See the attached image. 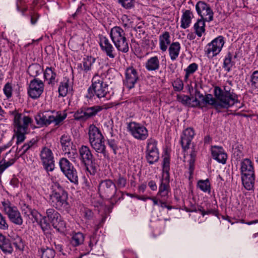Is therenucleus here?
Here are the masks:
<instances>
[{"label": "nucleus", "instance_id": "8fccbe9b", "mask_svg": "<svg viewBox=\"0 0 258 258\" xmlns=\"http://www.w3.org/2000/svg\"><path fill=\"white\" fill-rule=\"evenodd\" d=\"M28 131H25L24 132H19L18 131H15L16 136L17 138L16 144L19 145L22 143L25 140V134L28 133Z\"/></svg>", "mask_w": 258, "mask_h": 258}, {"label": "nucleus", "instance_id": "3c124183", "mask_svg": "<svg viewBox=\"0 0 258 258\" xmlns=\"http://www.w3.org/2000/svg\"><path fill=\"white\" fill-rule=\"evenodd\" d=\"M3 91L5 95L8 98H9L12 96L13 87L11 84L8 83H7L3 89Z\"/></svg>", "mask_w": 258, "mask_h": 258}, {"label": "nucleus", "instance_id": "c85d7f7f", "mask_svg": "<svg viewBox=\"0 0 258 258\" xmlns=\"http://www.w3.org/2000/svg\"><path fill=\"white\" fill-rule=\"evenodd\" d=\"M181 46L178 42H172L169 47L168 51L170 59L174 61L177 59L179 54Z\"/></svg>", "mask_w": 258, "mask_h": 258}, {"label": "nucleus", "instance_id": "4c0bfd02", "mask_svg": "<svg viewBox=\"0 0 258 258\" xmlns=\"http://www.w3.org/2000/svg\"><path fill=\"white\" fill-rule=\"evenodd\" d=\"M84 240V237L82 233L78 232L74 234L71 240L72 244L75 246H78L83 243Z\"/></svg>", "mask_w": 258, "mask_h": 258}, {"label": "nucleus", "instance_id": "72a5a7b5", "mask_svg": "<svg viewBox=\"0 0 258 258\" xmlns=\"http://www.w3.org/2000/svg\"><path fill=\"white\" fill-rule=\"evenodd\" d=\"M27 71L31 76L36 77L41 74L43 71V69L40 64L35 63L30 65Z\"/></svg>", "mask_w": 258, "mask_h": 258}, {"label": "nucleus", "instance_id": "7ed1b4c3", "mask_svg": "<svg viewBox=\"0 0 258 258\" xmlns=\"http://www.w3.org/2000/svg\"><path fill=\"white\" fill-rule=\"evenodd\" d=\"M51 180L52 192L49 196L50 203L57 209L66 207L67 205L68 194L59 184L60 179L55 176H52Z\"/></svg>", "mask_w": 258, "mask_h": 258}, {"label": "nucleus", "instance_id": "680f3d73", "mask_svg": "<svg viewBox=\"0 0 258 258\" xmlns=\"http://www.w3.org/2000/svg\"><path fill=\"white\" fill-rule=\"evenodd\" d=\"M22 1L23 0H18L16 4L17 9L18 11H21L22 12V15H24V13L27 10V8H24L21 9V6L22 5Z\"/></svg>", "mask_w": 258, "mask_h": 258}, {"label": "nucleus", "instance_id": "0eeeda50", "mask_svg": "<svg viewBox=\"0 0 258 258\" xmlns=\"http://www.w3.org/2000/svg\"><path fill=\"white\" fill-rule=\"evenodd\" d=\"M66 117L67 113L64 112L46 111L38 113L35 116V120L37 124L41 126L48 125L51 123H54L55 125H58Z\"/></svg>", "mask_w": 258, "mask_h": 258}, {"label": "nucleus", "instance_id": "a211bd4d", "mask_svg": "<svg viewBox=\"0 0 258 258\" xmlns=\"http://www.w3.org/2000/svg\"><path fill=\"white\" fill-rule=\"evenodd\" d=\"M44 86L42 81L36 79L32 80L30 83L28 91L30 97L33 99L39 97L43 92Z\"/></svg>", "mask_w": 258, "mask_h": 258}, {"label": "nucleus", "instance_id": "f03ea898", "mask_svg": "<svg viewBox=\"0 0 258 258\" xmlns=\"http://www.w3.org/2000/svg\"><path fill=\"white\" fill-rule=\"evenodd\" d=\"M105 74L99 71L94 75L92 79V84L88 89V98H91L95 96L99 99H110L113 92L105 82Z\"/></svg>", "mask_w": 258, "mask_h": 258}, {"label": "nucleus", "instance_id": "2eb2a0df", "mask_svg": "<svg viewBox=\"0 0 258 258\" xmlns=\"http://www.w3.org/2000/svg\"><path fill=\"white\" fill-rule=\"evenodd\" d=\"M41 161L47 171H52L54 168V158L51 150L46 147L42 149L40 154Z\"/></svg>", "mask_w": 258, "mask_h": 258}, {"label": "nucleus", "instance_id": "4468645a", "mask_svg": "<svg viewBox=\"0 0 258 258\" xmlns=\"http://www.w3.org/2000/svg\"><path fill=\"white\" fill-rule=\"evenodd\" d=\"M131 135L139 140H145L148 137V131L144 125L136 122H131L128 125Z\"/></svg>", "mask_w": 258, "mask_h": 258}, {"label": "nucleus", "instance_id": "603ef678", "mask_svg": "<svg viewBox=\"0 0 258 258\" xmlns=\"http://www.w3.org/2000/svg\"><path fill=\"white\" fill-rule=\"evenodd\" d=\"M177 100L183 104L190 105L191 104V98L185 95H182L177 96Z\"/></svg>", "mask_w": 258, "mask_h": 258}, {"label": "nucleus", "instance_id": "dca6fc26", "mask_svg": "<svg viewBox=\"0 0 258 258\" xmlns=\"http://www.w3.org/2000/svg\"><path fill=\"white\" fill-rule=\"evenodd\" d=\"M196 9L198 14L201 17V19L207 22L213 20V12L209 5L205 2L200 1L197 3Z\"/></svg>", "mask_w": 258, "mask_h": 258}, {"label": "nucleus", "instance_id": "cd10ccee", "mask_svg": "<svg viewBox=\"0 0 258 258\" xmlns=\"http://www.w3.org/2000/svg\"><path fill=\"white\" fill-rule=\"evenodd\" d=\"M145 68L148 71H157L160 68V61L157 56L149 58L145 63Z\"/></svg>", "mask_w": 258, "mask_h": 258}, {"label": "nucleus", "instance_id": "20e7f679", "mask_svg": "<svg viewBox=\"0 0 258 258\" xmlns=\"http://www.w3.org/2000/svg\"><path fill=\"white\" fill-rule=\"evenodd\" d=\"M89 142L91 147L97 152L105 154L106 147L105 139L101 131L93 124L88 127Z\"/></svg>", "mask_w": 258, "mask_h": 258}, {"label": "nucleus", "instance_id": "f3484780", "mask_svg": "<svg viewBox=\"0 0 258 258\" xmlns=\"http://www.w3.org/2000/svg\"><path fill=\"white\" fill-rule=\"evenodd\" d=\"M139 79V73L133 67H129L126 69L124 84L128 89L134 88Z\"/></svg>", "mask_w": 258, "mask_h": 258}, {"label": "nucleus", "instance_id": "c756f323", "mask_svg": "<svg viewBox=\"0 0 258 258\" xmlns=\"http://www.w3.org/2000/svg\"><path fill=\"white\" fill-rule=\"evenodd\" d=\"M56 76L55 69L52 67H47L44 72V78L49 84H54Z\"/></svg>", "mask_w": 258, "mask_h": 258}, {"label": "nucleus", "instance_id": "423d86ee", "mask_svg": "<svg viewBox=\"0 0 258 258\" xmlns=\"http://www.w3.org/2000/svg\"><path fill=\"white\" fill-rule=\"evenodd\" d=\"M240 171L242 184L248 190L252 189L254 184V171L252 162L246 158L241 162Z\"/></svg>", "mask_w": 258, "mask_h": 258}, {"label": "nucleus", "instance_id": "13d9d810", "mask_svg": "<svg viewBox=\"0 0 258 258\" xmlns=\"http://www.w3.org/2000/svg\"><path fill=\"white\" fill-rule=\"evenodd\" d=\"M109 146L112 149L114 154H116V151L118 149L117 143L114 140H109L108 141Z\"/></svg>", "mask_w": 258, "mask_h": 258}, {"label": "nucleus", "instance_id": "6e6d98bb", "mask_svg": "<svg viewBox=\"0 0 258 258\" xmlns=\"http://www.w3.org/2000/svg\"><path fill=\"white\" fill-rule=\"evenodd\" d=\"M14 161L13 159L8 162L5 161L4 163H2L3 161H1L0 162V173H3L6 168L12 165L14 163Z\"/></svg>", "mask_w": 258, "mask_h": 258}, {"label": "nucleus", "instance_id": "4be33fe9", "mask_svg": "<svg viewBox=\"0 0 258 258\" xmlns=\"http://www.w3.org/2000/svg\"><path fill=\"white\" fill-rule=\"evenodd\" d=\"M213 158L218 162L225 164L227 159V155L221 147L214 146L211 149Z\"/></svg>", "mask_w": 258, "mask_h": 258}, {"label": "nucleus", "instance_id": "7c9ffc66", "mask_svg": "<svg viewBox=\"0 0 258 258\" xmlns=\"http://www.w3.org/2000/svg\"><path fill=\"white\" fill-rule=\"evenodd\" d=\"M192 17V14L190 11H185V12L183 13L181 19V27L183 29L188 28L191 23Z\"/></svg>", "mask_w": 258, "mask_h": 258}, {"label": "nucleus", "instance_id": "b1692460", "mask_svg": "<svg viewBox=\"0 0 258 258\" xmlns=\"http://www.w3.org/2000/svg\"><path fill=\"white\" fill-rule=\"evenodd\" d=\"M160 49L163 52L165 51L171 43L170 35L168 32L165 31L159 36Z\"/></svg>", "mask_w": 258, "mask_h": 258}, {"label": "nucleus", "instance_id": "e2e57ef3", "mask_svg": "<svg viewBox=\"0 0 258 258\" xmlns=\"http://www.w3.org/2000/svg\"><path fill=\"white\" fill-rule=\"evenodd\" d=\"M112 121L110 120H108L105 121L104 123V128L109 133H111L112 129Z\"/></svg>", "mask_w": 258, "mask_h": 258}, {"label": "nucleus", "instance_id": "37998d69", "mask_svg": "<svg viewBox=\"0 0 258 258\" xmlns=\"http://www.w3.org/2000/svg\"><path fill=\"white\" fill-rule=\"evenodd\" d=\"M198 186L204 192L210 191V183L208 179L199 180L198 182Z\"/></svg>", "mask_w": 258, "mask_h": 258}, {"label": "nucleus", "instance_id": "a18cd8bd", "mask_svg": "<svg viewBox=\"0 0 258 258\" xmlns=\"http://www.w3.org/2000/svg\"><path fill=\"white\" fill-rule=\"evenodd\" d=\"M0 248L6 254H11L13 251L12 245L8 239L0 246Z\"/></svg>", "mask_w": 258, "mask_h": 258}, {"label": "nucleus", "instance_id": "c9c22d12", "mask_svg": "<svg viewBox=\"0 0 258 258\" xmlns=\"http://www.w3.org/2000/svg\"><path fill=\"white\" fill-rule=\"evenodd\" d=\"M163 176L165 178H169V171L170 169V158L167 154L164 156L163 162Z\"/></svg>", "mask_w": 258, "mask_h": 258}, {"label": "nucleus", "instance_id": "2f4dec72", "mask_svg": "<svg viewBox=\"0 0 258 258\" xmlns=\"http://www.w3.org/2000/svg\"><path fill=\"white\" fill-rule=\"evenodd\" d=\"M71 86L70 85V81L68 79L64 78L60 83L58 87L59 94L61 96L67 95L68 91L71 90Z\"/></svg>", "mask_w": 258, "mask_h": 258}, {"label": "nucleus", "instance_id": "bf43d9fd", "mask_svg": "<svg viewBox=\"0 0 258 258\" xmlns=\"http://www.w3.org/2000/svg\"><path fill=\"white\" fill-rule=\"evenodd\" d=\"M29 149L26 143L24 144L20 148L18 149V153L19 154L20 156H22L25 154L28 150Z\"/></svg>", "mask_w": 258, "mask_h": 258}, {"label": "nucleus", "instance_id": "338daca9", "mask_svg": "<svg viewBox=\"0 0 258 258\" xmlns=\"http://www.w3.org/2000/svg\"><path fill=\"white\" fill-rule=\"evenodd\" d=\"M83 214L84 217L87 220L90 219L93 216V213L89 209H85Z\"/></svg>", "mask_w": 258, "mask_h": 258}, {"label": "nucleus", "instance_id": "aec40b11", "mask_svg": "<svg viewBox=\"0 0 258 258\" xmlns=\"http://www.w3.org/2000/svg\"><path fill=\"white\" fill-rule=\"evenodd\" d=\"M170 189L169 178H163L161 180L157 196L159 199L167 200L169 198Z\"/></svg>", "mask_w": 258, "mask_h": 258}, {"label": "nucleus", "instance_id": "052dcab7", "mask_svg": "<svg viewBox=\"0 0 258 258\" xmlns=\"http://www.w3.org/2000/svg\"><path fill=\"white\" fill-rule=\"evenodd\" d=\"M74 118L76 120H83V109H80L74 114Z\"/></svg>", "mask_w": 258, "mask_h": 258}, {"label": "nucleus", "instance_id": "473e14b6", "mask_svg": "<svg viewBox=\"0 0 258 258\" xmlns=\"http://www.w3.org/2000/svg\"><path fill=\"white\" fill-rule=\"evenodd\" d=\"M233 57L235 58L236 55L233 56L232 54L229 52L224 59L223 68L227 72L230 71L231 68L235 64V62L232 60Z\"/></svg>", "mask_w": 258, "mask_h": 258}, {"label": "nucleus", "instance_id": "c03bdc74", "mask_svg": "<svg viewBox=\"0 0 258 258\" xmlns=\"http://www.w3.org/2000/svg\"><path fill=\"white\" fill-rule=\"evenodd\" d=\"M121 22L122 25L127 28H132L134 25L132 18L126 15H123L121 16Z\"/></svg>", "mask_w": 258, "mask_h": 258}, {"label": "nucleus", "instance_id": "bb28decb", "mask_svg": "<svg viewBox=\"0 0 258 258\" xmlns=\"http://www.w3.org/2000/svg\"><path fill=\"white\" fill-rule=\"evenodd\" d=\"M2 205L3 212L9 218L19 211L17 207L8 200L2 202Z\"/></svg>", "mask_w": 258, "mask_h": 258}, {"label": "nucleus", "instance_id": "79ce46f5", "mask_svg": "<svg viewBox=\"0 0 258 258\" xmlns=\"http://www.w3.org/2000/svg\"><path fill=\"white\" fill-rule=\"evenodd\" d=\"M103 108L101 106L96 105L90 107H86L89 118L95 116L99 112L101 111Z\"/></svg>", "mask_w": 258, "mask_h": 258}, {"label": "nucleus", "instance_id": "ddd939ff", "mask_svg": "<svg viewBox=\"0 0 258 258\" xmlns=\"http://www.w3.org/2000/svg\"><path fill=\"white\" fill-rule=\"evenodd\" d=\"M98 189L102 197H112L116 191V186L111 180L106 179L102 181L99 183Z\"/></svg>", "mask_w": 258, "mask_h": 258}, {"label": "nucleus", "instance_id": "774afa93", "mask_svg": "<svg viewBox=\"0 0 258 258\" xmlns=\"http://www.w3.org/2000/svg\"><path fill=\"white\" fill-rule=\"evenodd\" d=\"M37 143V140L35 139H32L27 143L26 144L27 145L29 149H31L33 147H34Z\"/></svg>", "mask_w": 258, "mask_h": 258}, {"label": "nucleus", "instance_id": "4d7b16f0", "mask_svg": "<svg viewBox=\"0 0 258 258\" xmlns=\"http://www.w3.org/2000/svg\"><path fill=\"white\" fill-rule=\"evenodd\" d=\"M9 225L7 223L5 217L0 213V229L2 230H7Z\"/></svg>", "mask_w": 258, "mask_h": 258}, {"label": "nucleus", "instance_id": "58836bf2", "mask_svg": "<svg viewBox=\"0 0 258 258\" xmlns=\"http://www.w3.org/2000/svg\"><path fill=\"white\" fill-rule=\"evenodd\" d=\"M157 142L152 138L147 141V153L159 152L157 147Z\"/></svg>", "mask_w": 258, "mask_h": 258}, {"label": "nucleus", "instance_id": "69168bd1", "mask_svg": "<svg viewBox=\"0 0 258 258\" xmlns=\"http://www.w3.org/2000/svg\"><path fill=\"white\" fill-rule=\"evenodd\" d=\"M191 100V104L190 105L192 107H200L201 100H198L197 98L192 97Z\"/></svg>", "mask_w": 258, "mask_h": 258}, {"label": "nucleus", "instance_id": "412c9836", "mask_svg": "<svg viewBox=\"0 0 258 258\" xmlns=\"http://www.w3.org/2000/svg\"><path fill=\"white\" fill-rule=\"evenodd\" d=\"M194 135V131L191 128H187L183 131L181 137V144L184 150L188 148Z\"/></svg>", "mask_w": 258, "mask_h": 258}, {"label": "nucleus", "instance_id": "6e6552de", "mask_svg": "<svg viewBox=\"0 0 258 258\" xmlns=\"http://www.w3.org/2000/svg\"><path fill=\"white\" fill-rule=\"evenodd\" d=\"M110 37L117 49L123 53L128 52V44L124 30L120 27L115 26L110 31Z\"/></svg>", "mask_w": 258, "mask_h": 258}, {"label": "nucleus", "instance_id": "f257e3e1", "mask_svg": "<svg viewBox=\"0 0 258 258\" xmlns=\"http://www.w3.org/2000/svg\"><path fill=\"white\" fill-rule=\"evenodd\" d=\"M214 97L212 94H208L204 96L203 94L199 95L201 99L200 108H203L207 105H211L218 111H220L222 109H228L233 100L227 94H223L221 88L218 86L214 87Z\"/></svg>", "mask_w": 258, "mask_h": 258}, {"label": "nucleus", "instance_id": "39448f33", "mask_svg": "<svg viewBox=\"0 0 258 258\" xmlns=\"http://www.w3.org/2000/svg\"><path fill=\"white\" fill-rule=\"evenodd\" d=\"M46 216L40 219L39 225L44 231L49 227L51 224L53 227L58 230H61L65 226L64 222L61 220L60 214L54 209L50 208L46 210Z\"/></svg>", "mask_w": 258, "mask_h": 258}, {"label": "nucleus", "instance_id": "9d476101", "mask_svg": "<svg viewBox=\"0 0 258 258\" xmlns=\"http://www.w3.org/2000/svg\"><path fill=\"white\" fill-rule=\"evenodd\" d=\"M61 171L70 181L75 184L78 183V177L76 169L69 161L64 158H61L59 162Z\"/></svg>", "mask_w": 258, "mask_h": 258}, {"label": "nucleus", "instance_id": "5701e85b", "mask_svg": "<svg viewBox=\"0 0 258 258\" xmlns=\"http://www.w3.org/2000/svg\"><path fill=\"white\" fill-rule=\"evenodd\" d=\"M95 58L87 56L83 58L81 63L78 64V67L80 68L81 71L87 73L92 70L93 64L95 62Z\"/></svg>", "mask_w": 258, "mask_h": 258}, {"label": "nucleus", "instance_id": "f8f14e48", "mask_svg": "<svg viewBox=\"0 0 258 258\" xmlns=\"http://www.w3.org/2000/svg\"><path fill=\"white\" fill-rule=\"evenodd\" d=\"M61 146L64 154L67 155L68 158L74 160L77 157L78 154L75 148H73V144L71 136L64 134L60 139Z\"/></svg>", "mask_w": 258, "mask_h": 258}, {"label": "nucleus", "instance_id": "5fc2aeb1", "mask_svg": "<svg viewBox=\"0 0 258 258\" xmlns=\"http://www.w3.org/2000/svg\"><path fill=\"white\" fill-rule=\"evenodd\" d=\"M115 182L117 186L119 188L124 187L126 184V179L120 175L119 176L118 178L115 180Z\"/></svg>", "mask_w": 258, "mask_h": 258}, {"label": "nucleus", "instance_id": "a19ab883", "mask_svg": "<svg viewBox=\"0 0 258 258\" xmlns=\"http://www.w3.org/2000/svg\"><path fill=\"white\" fill-rule=\"evenodd\" d=\"M9 219L12 223L17 225H22L23 223V218L19 211L13 214Z\"/></svg>", "mask_w": 258, "mask_h": 258}, {"label": "nucleus", "instance_id": "9b49d317", "mask_svg": "<svg viewBox=\"0 0 258 258\" xmlns=\"http://www.w3.org/2000/svg\"><path fill=\"white\" fill-rule=\"evenodd\" d=\"M224 43L223 36L217 37L206 45L205 48V54L209 58L216 56L221 51Z\"/></svg>", "mask_w": 258, "mask_h": 258}, {"label": "nucleus", "instance_id": "a878e982", "mask_svg": "<svg viewBox=\"0 0 258 258\" xmlns=\"http://www.w3.org/2000/svg\"><path fill=\"white\" fill-rule=\"evenodd\" d=\"M81 159L85 164L91 162L93 155L89 148L87 146H82L79 149Z\"/></svg>", "mask_w": 258, "mask_h": 258}, {"label": "nucleus", "instance_id": "f704fd0d", "mask_svg": "<svg viewBox=\"0 0 258 258\" xmlns=\"http://www.w3.org/2000/svg\"><path fill=\"white\" fill-rule=\"evenodd\" d=\"M205 20L199 19L194 25V30L199 37H201L205 31Z\"/></svg>", "mask_w": 258, "mask_h": 258}, {"label": "nucleus", "instance_id": "de8ad7c7", "mask_svg": "<svg viewBox=\"0 0 258 258\" xmlns=\"http://www.w3.org/2000/svg\"><path fill=\"white\" fill-rule=\"evenodd\" d=\"M221 91L223 92V94H227L228 95H229V96H230L231 98H232V99L233 100L232 103L229 105V106H228V108L233 106L234 104L238 103L237 95L235 94L231 93L230 92L229 90L227 89L226 86L224 87V90H222L221 89Z\"/></svg>", "mask_w": 258, "mask_h": 258}, {"label": "nucleus", "instance_id": "393cba45", "mask_svg": "<svg viewBox=\"0 0 258 258\" xmlns=\"http://www.w3.org/2000/svg\"><path fill=\"white\" fill-rule=\"evenodd\" d=\"M22 212L25 217L32 219L33 223L36 222L39 224L41 215L36 210L27 207L23 209Z\"/></svg>", "mask_w": 258, "mask_h": 258}, {"label": "nucleus", "instance_id": "1a4fd4ad", "mask_svg": "<svg viewBox=\"0 0 258 258\" xmlns=\"http://www.w3.org/2000/svg\"><path fill=\"white\" fill-rule=\"evenodd\" d=\"M9 114L13 116L14 131H18L19 132L28 131L29 126L33 122L30 117L24 113L19 112L16 109L10 110Z\"/></svg>", "mask_w": 258, "mask_h": 258}, {"label": "nucleus", "instance_id": "6ab92c4d", "mask_svg": "<svg viewBox=\"0 0 258 258\" xmlns=\"http://www.w3.org/2000/svg\"><path fill=\"white\" fill-rule=\"evenodd\" d=\"M100 46L102 50L105 52L109 58H114L116 55L115 50L108 39L105 36L100 38Z\"/></svg>", "mask_w": 258, "mask_h": 258}, {"label": "nucleus", "instance_id": "09e8293b", "mask_svg": "<svg viewBox=\"0 0 258 258\" xmlns=\"http://www.w3.org/2000/svg\"><path fill=\"white\" fill-rule=\"evenodd\" d=\"M250 82L251 88L258 89V71H254L250 76Z\"/></svg>", "mask_w": 258, "mask_h": 258}, {"label": "nucleus", "instance_id": "864d4df0", "mask_svg": "<svg viewBox=\"0 0 258 258\" xmlns=\"http://www.w3.org/2000/svg\"><path fill=\"white\" fill-rule=\"evenodd\" d=\"M173 88L176 91H181L183 88V83L182 80L179 79H176L172 84Z\"/></svg>", "mask_w": 258, "mask_h": 258}, {"label": "nucleus", "instance_id": "e433bc0d", "mask_svg": "<svg viewBox=\"0 0 258 258\" xmlns=\"http://www.w3.org/2000/svg\"><path fill=\"white\" fill-rule=\"evenodd\" d=\"M41 258H54L55 252L52 248H42L40 250Z\"/></svg>", "mask_w": 258, "mask_h": 258}, {"label": "nucleus", "instance_id": "49530a36", "mask_svg": "<svg viewBox=\"0 0 258 258\" xmlns=\"http://www.w3.org/2000/svg\"><path fill=\"white\" fill-rule=\"evenodd\" d=\"M159 152H153V153H147L146 154V159L147 160L148 162L152 164L159 160Z\"/></svg>", "mask_w": 258, "mask_h": 258}, {"label": "nucleus", "instance_id": "ea45409f", "mask_svg": "<svg viewBox=\"0 0 258 258\" xmlns=\"http://www.w3.org/2000/svg\"><path fill=\"white\" fill-rule=\"evenodd\" d=\"M198 69V65L196 63H192L190 64L185 69V75L184 80L187 81L190 75L193 74Z\"/></svg>", "mask_w": 258, "mask_h": 258}, {"label": "nucleus", "instance_id": "0e129e2a", "mask_svg": "<svg viewBox=\"0 0 258 258\" xmlns=\"http://www.w3.org/2000/svg\"><path fill=\"white\" fill-rule=\"evenodd\" d=\"M30 17H31V24L35 25L36 23L37 20L38 19V18L39 17V16L38 15V14L37 13L34 12V13H32L31 14Z\"/></svg>", "mask_w": 258, "mask_h": 258}]
</instances>
